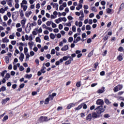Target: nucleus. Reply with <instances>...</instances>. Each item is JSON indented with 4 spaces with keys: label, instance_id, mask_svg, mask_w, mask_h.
<instances>
[{
    "label": "nucleus",
    "instance_id": "1",
    "mask_svg": "<svg viewBox=\"0 0 124 124\" xmlns=\"http://www.w3.org/2000/svg\"><path fill=\"white\" fill-rule=\"evenodd\" d=\"M94 110H96V112L99 115L100 117L101 118L102 117V113L105 112V109L103 108V106H98L97 108L94 109Z\"/></svg>",
    "mask_w": 124,
    "mask_h": 124
},
{
    "label": "nucleus",
    "instance_id": "2",
    "mask_svg": "<svg viewBox=\"0 0 124 124\" xmlns=\"http://www.w3.org/2000/svg\"><path fill=\"white\" fill-rule=\"evenodd\" d=\"M51 119H48V117L47 116H41L39 119L38 121L40 123H44V122H48L50 121Z\"/></svg>",
    "mask_w": 124,
    "mask_h": 124
},
{
    "label": "nucleus",
    "instance_id": "3",
    "mask_svg": "<svg viewBox=\"0 0 124 124\" xmlns=\"http://www.w3.org/2000/svg\"><path fill=\"white\" fill-rule=\"evenodd\" d=\"M19 16V12L18 11H16L12 13V17L13 21H16L18 18V16Z\"/></svg>",
    "mask_w": 124,
    "mask_h": 124
},
{
    "label": "nucleus",
    "instance_id": "4",
    "mask_svg": "<svg viewBox=\"0 0 124 124\" xmlns=\"http://www.w3.org/2000/svg\"><path fill=\"white\" fill-rule=\"evenodd\" d=\"M91 116H92V119H97V118H101L100 117V115H99V114H98L97 113L94 111L92 113Z\"/></svg>",
    "mask_w": 124,
    "mask_h": 124
},
{
    "label": "nucleus",
    "instance_id": "5",
    "mask_svg": "<svg viewBox=\"0 0 124 124\" xmlns=\"http://www.w3.org/2000/svg\"><path fill=\"white\" fill-rule=\"evenodd\" d=\"M96 104L97 105H100L99 106H103V104H104V101L102 99H98L96 102Z\"/></svg>",
    "mask_w": 124,
    "mask_h": 124
},
{
    "label": "nucleus",
    "instance_id": "6",
    "mask_svg": "<svg viewBox=\"0 0 124 124\" xmlns=\"http://www.w3.org/2000/svg\"><path fill=\"white\" fill-rule=\"evenodd\" d=\"M29 25H30V26H29ZM28 27V29L27 30V29H25V31L26 32V33H30V32L31 31V23L29 22L27 24V28Z\"/></svg>",
    "mask_w": 124,
    "mask_h": 124
},
{
    "label": "nucleus",
    "instance_id": "7",
    "mask_svg": "<svg viewBox=\"0 0 124 124\" xmlns=\"http://www.w3.org/2000/svg\"><path fill=\"white\" fill-rule=\"evenodd\" d=\"M76 104H74L73 103L69 104L67 106L66 109L67 110H69V109H71V108H72V107H75Z\"/></svg>",
    "mask_w": 124,
    "mask_h": 124
},
{
    "label": "nucleus",
    "instance_id": "8",
    "mask_svg": "<svg viewBox=\"0 0 124 124\" xmlns=\"http://www.w3.org/2000/svg\"><path fill=\"white\" fill-rule=\"evenodd\" d=\"M10 100V98L9 97H7L5 99H2L1 101V104L2 105H4V104H6V103L7 101H9Z\"/></svg>",
    "mask_w": 124,
    "mask_h": 124
},
{
    "label": "nucleus",
    "instance_id": "9",
    "mask_svg": "<svg viewBox=\"0 0 124 124\" xmlns=\"http://www.w3.org/2000/svg\"><path fill=\"white\" fill-rule=\"evenodd\" d=\"M69 58L70 59L65 62V65H68V64H70V63H71V61H73V58H71V56H69Z\"/></svg>",
    "mask_w": 124,
    "mask_h": 124
},
{
    "label": "nucleus",
    "instance_id": "10",
    "mask_svg": "<svg viewBox=\"0 0 124 124\" xmlns=\"http://www.w3.org/2000/svg\"><path fill=\"white\" fill-rule=\"evenodd\" d=\"M105 92V87H103L101 88V89H99L97 91V93H103Z\"/></svg>",
    "mask_w": 124,
    "mask_h": 124
},
{
    "label": "nucleus",
    "instance_id": "11",
    "mask_svg": "<svg viewBox=\"0 0 124 124\" xmlns=\"http://www.w3.org/2000/svg\"><path fill=\"white\" fill-rule=\"evenodd\" d=\"M92 119L93 117L92 116V114L91 113L89 114L86 118V121H89V122H91Z\"/></svg>",
    "mask_w": 124,
    "mask_h": 124
},
{
    "label": "nucleus",
    "instance_id": "12",
    "mask_svg": "<svg viewBox=\"0 0 124 124\" xmlns=\"http://www.w3.org/2000/svg\"><path fill=\"white\" fill-rule=\"evenodd\" d=\"M45 63H44L43 64V66L42 67V68L40 70L41 72H42V73H46V71L45 70V69H46V67H45Z\"/></svg>",
    "mask_w": 124,
    "mask_h": 124
},
{
    "label": "nucleus",
    "instance_id": "13",
    "mask_svg": "<svg viewBox=\"0 0 124 124\" xmlns=\"http://www.w3.org/2000/svg\"><path fill=\"white\" fill-rule=\"evenodd\" d=\"M69 56L67 57V56H64L62 58H61L60 60V62H63V61H67L68 60V58Z\"/></svg>",
    "mask_w": 124,
    "mask_h": 124
},
{
    "label": "nucleus",
    "instance_id": "14",
    "mask_svg": "<svg viewBox=\"0 0 124 124\" xmlns=\"http://www.w3.org/2000/svg\"><path fill=\"white\" fill-rule=\"evenodd\" d=\"M68 50V45H66L61 48V51H67Z\"/></svg>",
    "mask_w": 124,
    "mask_h": 124
},
{
    "label": "nucleus",
    "instance_id": "15",
    "mask_svg": "<svg viewBox=\"0 0 124 124\" xmlns=\"http://www.w3.org/2000/svg\"><path fill=\"white\" fill-rule=\"evenodd\" d=\"M26 19H22L21 21V24L23 29H25V25L26 24Z\"/></svg>",
    "mask_w": 124,
    "mask_h": 124
},
{
    "label": "nucleus",
    "instance_id": "16",
    "mask_svg": "<svg viewBox=\"0 0 124 124\" xmlns=\"http://www.w3.org/2000/svg\"><path fill=\"white\" fill-rule=\"evenodd\" d=\"M32 77V75L30 74V75L27 74L25 75L24 78H26V79H31Z\"/></svg>",
    "mask_w": 124,
    "mask_h": 124
},
{
    "label": "nucleus",
    "instance_id": "17",
    "mask_svg": "<svg viewBox=\"0 0 124 124\" xmlns=\"http://www.w3.org/2000/svg\"><path fill=\"white\" fill-rule=\"evenodd\" d=\"M25 58V55L23 53L20 54V57H19V59L21 62H23L24 61V59Z\"/></svg>",
    "mask_w": 124,
    "mask_h": 124
},
{
    "label": "nucleus",
    "instance_id": "18",
    "mask_svg": "<svg viewBox=\"0 0 124 124\" xmlns=\"http://www.w3.org/2000/svg\"><path fill=\"white\" fill-rule=\"evenodd\" d=\"M124 3H122L119 7V9L118 11V14L120 13V11H122V10L124 9Z\"/></svg>",
    "mask_w": 124,
    "mask_h": 124
},
{
    "label": "nucleus",
    "instance_id": "19",
    "mask_svg": "<svg viewBox=\"0 0 124 124\" xmlns=\"http://www.w3.org/2000/svg\"><path fill=\"white\" fill-rule=\"evenodd\" d=\"M117 60L119 61V62H122L124 60V58L121 54H120L118 57H117Z\"/></svg>",
    "mask_w": 124,
    "mask_h": 124
},
{
    "label": "nucleus",
    "instance_id": "20",
    "mask_svg": "<svg viewBox=\"0 0 124 124\" xmlns=\"http://www.w3.org/2000/svg\"><path fill=\"white\" fill-rule=\"evenodd\" d=\"M3 43H7L9 42V40L7 39V37H5L4 38L2 39Z\"/></svg>",
    "mask_w": 124,
    "mask_h": 124
},
{
    "label": "nucleus",
    "instance_id": "21",
    "mask_svg": "<svg viewBox=\"0 0 124 124\" xmlns=\"http://www.w3.org/2000/svg\"><path fill=\"white\" fill-rule=\"evenodd\" d=\"M82 107H83V104L79 105L77 108H75V110L76 111L80 110V109L82 108Z\"/></svg>",
    "mask_w": 124,
    "mask_h": 124
},
{
    "label": "nucleus",
    "instance_id": "22",
    "mask_svg": "<svg viewBox=\"0 0 124 124\" xmlns=\"http://www.w3.org/2000/svg\"><path fill=\"white\" fill-rule=\"evenodd\" d=\"M98 64H99V63H98V62H95L94 64H93L94 65V69H93V71H94V70H95V69H96V68H97V66H98Z\"/></svg>",
    "mask_w": 124,
    "mask_h": 124
},
{
    "label": "nucleus",
    "instance_id": "23",
    "mask_svg": "<svg viewBox=\"0 0 124 124\" xmlns=\"http://www.w3.org/2000/svg\"><path fill=\"white\" fill-rule=\"evenodd\" d=\"M7 0V2H8V5L10 6V7H12V2L11 1H12V0Z\"/></svg>",
    "mask_w": 124,
    "mask_h": 124
},
{
    "label": "nucleus",
    "instance_id": "24",
    "mask_svg": "<svg viewBox=\"0 0 124 124\" xmlns=\"http://www.w3.org/2000/svg\"><path fill=\"white\" fill-rule=\"evenodd\" d=\"M7 72V70H5L4 71H2V72L1 73V76L2 77H4V75H5V73Z\"/></svg>",
    "mask_w": 124,
    "mask_h": 124
},
{
    "label": "nucleus",
    "instance_id": "25",
    "mask_svg": "<svg viewBox=\"0 0 124 124\" xmlns=\"http://www.w3.org/2000/svg\"><path fill=\"white\" fill-rule=\"evenodd\" d=\"M105 102L106 104H107V105H109V104H111V102H110V101H109L108 99H105Z\"/></svg>",
    "mask_w": 124,
    "mask_h": 124
},
{
    "label": "nucleus",
    "instance_id": "26",
    "mask_svg": "<svg viewBox=\"0 0 124 124\" xmlns=\"http://www.w3.org/2000/svg\"><path fill=\"white\" fill-rule=\"evenodd\" d=\"M93 55V50L91 51L88 55V58H91Z\"/></svg>",
    "mask_w": 124,
    "mask_h": 124
},
{
    "label": "nucleus",
    "instance_id": "27",
    "mask_svg": "<svg viewBox=\"0 0 124 124\" xmlns=\"http://www.w3.org/2000/svg\"><path fill=\"white\" fill-rule=\"evenodd\" d=\"M117 88H118L119 91H121V90H123V85L122 84H118L117 86H116Z\"/></svg>",
    "mask_w": 124,
    "mask_h": 124
},
{
    "label": "nucleus",
    "instance_id": "28",
    "mask_svg": "<svg viewBox=\"0 0 124 124\" xmlns=\"http://www.w3.org/2000/svg\"><path fill=\"white\" fill-rule=\"evenodd\" d=\"M82 7H83V5L82 4H80L78 7H76V9L77 10H80Z\"/></svg>",
    "mask_w": 124,
    "mask_h": 124
},
{
    "label": "nucleus",
    "instance_id": "29",
    "mask_svg": "<svg viewBox=\"0 0 124 124\" xmlns=\"http://www.w3.org/2000/svg\"><path fill=\"white\" fill-rule=\"evenodd\" d=\"M119 91L120 90L117 86L113 88V91L114 93H117V92H119Z\"/></svg>",
    "mask_w": 124,
    "mask_h": 124
},
{
    "label": "nucleus",
    "instance_id": "30",
    "mask_svg": "<svg viewBox=\"0 0 124 124\" xmlns=\"http://www.w3.org/2000/svg\"><path fill=\"white\" fill-rule=\"evenodd\" d=\"M49 101H50L49 98H46L45 101V104H49Z\"/></svg>",
    "mask_w": 124,
    "mask_h": 124
},
{
    "label": "nucleus",
    "instance_id": "31",
    "mask_svg": "<svg viewBox=\"0 0 124 124\" xmlns=\"http://www.w3.org/2000/svg\"><path fill=\"white\" fill-rule=\"evenodd\" d=\"M34 44V43H33V42L32 41L28 43V45L30 46V48H31V47H32Z\"/></svg>",
    "mask_w": 124,
    "mask_h": 124
},
{
    "label": "nucleus",
    "instance_id": "32",
    "mask_svg": "<svg viewBox=\"0 0 124 124\" xmlns=\"http://www.w3.org/2000/svg\"><path fill=\"white\" fill-rule=\"evenodd\" d=\"M5 61L6 62V63H9V58H8V56H6L5 57Z\"/></svg>",
    "mask_w": 124,
    "mask_h": 124
},
{
    "label": "nucleus",
    "instance_id": "33",
    "mask_svg": "<svg viewBox=\"0 0 124 124\" xmlns=\"http://www.w3.org/2000/svg\"><path fill=\"white\" fill-rule=\"evenodd\" d=\"M55 6L56 7V10H59V4L55 3L53 5V8H54Z\"/></svg>",
    "mask_w": 124,
    "mask_h": 124
},
{
    "label": "nucleus",
    "instance_id": "34",
    "mask_svg": "<svg viewBox=\"0 0 124 124\" xmlns=\"http://www.w3.org/2000/svg\"><path fill=\"white\" fill-rule=\"evenodd\" d=\"M8 120V116L7 115L5 116L3 119H2V122H5V121H7Z\"/></svg>",
    "mask_w": 124,
    "mask_h": 124
},
{
    "label": "nucleus",
    "instance_id": "35",
    "mask_svg": "<svg viewBox=\"0 0 124 124\" xmlns=\"http://www.w3.org/2000/svg\"><path fill=\"white\" fill-rule=\"evenodd\" d=\"M51 39H54L55 36V35L53 33H51L50 35H49Z\"/></svg>",
    "mask_w": 124,
    "mask_h": 124
},
{
    "label": "nucleus",
    "instance_id": "36",
    "mask_svg": "<svg viewBox=\"0 0 124 124\" xmlns=\"http://www.w3.org/2000/svg\"><path fill=\"white\" fill-rule=\"evenodd\" d=\"M36 42H39L40 43V42H41V39H40V38L39 37H37L36 38Z\"/></svg>",
    "mask_w": 124,
    "mask_h": 124
},
{
    "label": "nucleus",
    "instance_id": "37",
    "mask_svg": "<svg viewBox=\"0 0 124 124\" xmlns=\"http://www.w3.org/2000/svg\"><path fill=\"white\" fill-rule=\"evenodd\" d=\"M0 90L1 92H5V91H6V87H5V86H2Z\"/></svg>",
    "mask_w": 124,
    "mask_h": 124
},
{
    "label": "nucleus",
    "instance_id": "38",
    "mask_svg": "<svg viewBox=\"0 0 124 124\" xmlns=\"http://www.w3.org/2000/svg\"><path fill=\"white\" fill-rule=\"evenodd\" d=\"M10 77H11L10 74L9 73H7L5 75V78H6V79H9Z\"/></svg>",
    "mask_w": 124,
    "mask_h": 124
},
{
    "label": "nucleus",
    "instance_id": "39",
    "mask_svg": "<svg viewBox=\"0 0 124 124\" xmlns=\"http://www.w3.org/2000/svg\"><path fill=\"white\" fill-rule=\"evenodd\" d=\"M19 14L20 16V17H23L24 16V12L23 11V10H19Z\"/></svg>",
    "mask_w": 124,
    "mask_h": 124
},
{
    "label": "nucleus",
    "instance_id": "40",
    "mask_svg": "<svg viewBox=\"0 0 124 124\" xmlns=\"http://www.w3.org/2000/svg\"><path fill=\"white\" fill-rule=\"evenodd\" d=\"M31 11H30L28 12V13H25V16L26 17H29V16H30V15H31Z\"/></svg>",
    "mask_w": 124,
    "mask_h": 124
},
{
    "label": "nucleus",
    "instance_id": "41",
    "mask_svg": "<svg viewBox=\"0 0 124 124\" xmlns=\"http://www.w3.org/2000/svg\"><path fill=\"white\" fill-rule=\"evenodd\" d=\"M86 29L87 31H91V26L90 25H86Z\"/></svg>",
    "mask_w": 124,
    "mask_h": 124
},
{
    "label": "nucleus",
    "instance_id": "42",
    "mask_svg": "<svg viewBox=\"0 0 124 124\" xmlns=\"http://www.w3.org/2000/svg\"><path fill=\"white\" fill-rule=\"evenodd\" d=\"M24 54H25V55H26V54H27V53H28V51H29V49H28V47H25L24 48Z\"/></svg>",
    "mask_w": 124,
    "mask_h": 124
},
{
    "label": "nucleus",
    "instance_id": "43",
    "mask_svg": "<svg viewBox=\"0 0 124 124\" xmlns=\"http://www.w3.org/2000/svg\"><path fill=\"white\" fill-rule=\"evenodd\" d=\"M76 86L78 87V88H80L81 87V82H78L76 84Z\"/></svg>",
    "mask_w": 124,
    "mask_h": 124
},
{
    "label": "nucleus",
    "instance_id": "44",
    "mask_svg": "<svg viewBox=\"0 0 124 124\" xmlns=\"http://www.w3.org/2000/svg\"><path fill=\"white\" fill-rule=\"evenodd\" d=\"M108 38H109V36L108 35H105L104 38V41H106L107 40H108Z\"/></svg>",
    "mask_w": 124,
    "mask_h": 124
},
{
    "label": "nucleus",
    "instance_id": "45",
    "mask_svg": "<svg viewBox=\"0 0 124 124\" xmlns=\"http://www.w3.org/2000/svg\"><path fill=\"white\" fill-rule=\"evenodd\" d=\"M119 52H123L124 51V47L122 46H120L118 48Z\"/></svg>",
    "mask_w": 124,
    "mask_h": 124
},
{
    "label": "nucleus",
    "instance_id": "46",
    "mask_svg": "<svg viewBox=\"0 0 124 124\" xmlns=\"http://www.w3.org/2000/svg\"><path fill=\"white\" fill-rule=\"evenodd\" d=\"M5 12V11L4 10V9L3 8H1L0 9V13H2V14H3Z\"/></svg>",
    "mask_w": 124,
    "mask_h": 124
},
{
    "label": "nucleus",
    "instance_id": "47",
    "mask_svg": "<svg viewBox=\"0 0 124 124\" xmlns=\"http://www.w3.org/2000/svg\"><path fill=\"white\" fill-rule=\"evenodd\" d=\"M55 53H56V50H55V49H52L51 51L50 54L51 55H55Z\"/></svg>",
    "mask_w": 124,
    "mask_h": 124
},
{
    "label": "nucleus",
    "instance_id": "48",
    "mask_svg": "<svg viewBox=\"0 0 124 124\" xmlns=\"http://www.w3.org/2000/svg\"><path fill=\"white\" fill-rule=\"evenodd\" d=\"M20 71H24L25 70V68L23 67V66H20V67L19 68Z\"/></svg>",
    "mask_w": 124,
    "mask_h": 124
},
{
    "label": "nucleus",
    "instance_id": "49",
    "mask_svg": "<svg viewBox=\"0 0 124 124\" xmlns=\"http://www.w3.org/2000/svg\"><path fill=\"white\" fill-rule=\"evenodd\" d=\"M100 75L101 76H104L105 75V71H102L100 73Z\"/></svg>",
    "mask_w": 124,
    "mask_h": 124
},
{
    "label": "nucleus",
    "instance_id": "50",
    "mask_svg": "<svg viewBox=\"0 0 124 124\" xmlns=\"http://www.w3.org/2000/svg\"><path fill=\"white\" fill-rule=\"evenodd\" d=\"M72 30L74 32H75L76 31V27L75 26H73Z\"/></svg>",
    "mask_w": 124,
    "mask_h": 124
},
{
    "label": "nucleus",
    "instance_id": "51",
    "mask_svg": "<svg viewBox=\"0 0 124 124\" xmlns=\"http://www.w3.org/2000/svg\"><path fill=\"white\" fill-rule=\"evenodd\" d=\"M15 7L16 9H18V8H19V7H20V5L19 4V3H16L15 5Z\"/></svg>",
    "mask_w": 124,
    "mask_h": 124
},
{
    "label": "nucleus",
    "instance_id": "52",
    "mask_svg": "<svg viewBox=\"0 0 124 124\" xmlns=\"http://www.w3.org/2000/svg\"><path fill=\"white\" fill-rule=\"evenodd\" d=\"M51 23H52V21H47L46 23V25L48 26V27H50V26H51Z\"/></svg>",
    "mask_w": 124,
    "mask_h": 124
},
{
    "label": "nucleus",
    "instance_id": "53",
    "mask_svg": "<svg viewBox=\"0 0 124 124\" xmlns=\"http://www.w3.org/2000/svg\"><path fill=\"white\" fill-rule=\"evenodd\" d=\"M107 55V50L104 51V52L102 53V56L105 57Z\"/></svg>",
    "mask_w": 124,
    "mask_h": 124
},
{
    "label": "nucleus",
    "instance_id": "54",
    "mask_svg": "<svg viewBox=\"0 0 124 124\" xmlns=\"http://www.w3.org/2000/svg\"><path fill=\"white\" fill-rule=\"evenodd\" d=\"M37 23H38V25L39 26H40V25H41V24H42V21H41V19H38Z\"/></svg>",
    "mask_w": 124,
    "mask_h": 124
},
{
    "label": "nucleus",
    "instance_id": "55",
    "mask_svg": "<svg viewBox=\"0 0 124 124\" xmlns=\"http://www.w3.org/2000/svg\"><path fill=\"white\" fill-rule=\"evenodd\" d=\"M11 22H12V20H11V19H9V20L7 21L8 26H10L11 24Z\"/></svg>",
    "mask_w": 124,
    "mask_h": 124
},
{
    "label": "nucleus",
    "instance_id": "56",
    "mask_svg": "<svg viewBox=\"0 0 124 124\" xmlns=\"http://www.w3.org/2000/svg\"><path fill=\"white\" fill-rule=\"evenodd\" d=\"M47 98H49L50 100H53V99H54V97L51 95H49L48 96V97H47Z\"/></svg>",
    "mask_w": 124,
    "mask_h": 124
},
{
    "label": "nucleus",
    "instance_id": "57",
    "mask_svg": "<svg viewBox=\"0 0 124 124\" xmlns=\"http://www.w3.org/2000/svg\"><path fill=\"white\" fill-rule=\"evenodd\" d=\"M68 41L70 43L72 42V41H73V37H70L68 39Z\"/></svg>",
    "mask_w": 124,
    "mask_h": 124
},
{
    "label": "nucleus",
    "instance_id": "58",
    "mask_svg": "<svg viewBox=\"0 0 124 124\" xmlns=\"http://www.w3.org/2000/svg\"><path fill=\"white\" fill-rule=\"evenodd\" d=\"M63 28V26H62V24H60L59 25V30H62Z\"/></svg>",
    "mask_w": 124,
    "mask_h": 124
},
{
    "label": "nucleus",
    "instance_id": "59",
    "mask_svg": "<svg viewBox=\"0 0 124 124\" xmlns=\"http://www.w3.org/2000/svg\"><path fill=\"white\" fill-rule=\"evenodd\" d=\"M112 12V10L110 8H108L107 9V13H111Z\"/></svg>",
    "mask_w": 124,
    "mask_h": 124
},
{
    "label": "nucleus",
    "instance_id": "60",
    "mask_svg": "<svg viewBox=\"0 0 124 124\" xmlns=\"http://www.w3.org/2000/svg\"><path fill=\"white\" fill-rule=\"evenodd\" d=\"M44 40H48L49 39V36L48 35H45L44 37Z\"/></svg>",
    "mask_w": 124,
    "mask_h": 124
},
{
    "label": "nucleus",
    "instance_id": "61",
    "mask_svg": "<svg viewBox=\"0 0 124 124\" xmlns=\"http://www.w3.org/2000/svg\"><path fill=\"white\" fill-rule=\"evenodd\" d=\"M52 28H57V24L54 23V22H52Z\"/></svg>",
    "mask_w": 124,
    "mask_h": 124
},
{
    "label": "nucleus",
    "instance_id": "62",
    "mask_svg": "<svg viewBox=\"0 0 124 124\" xmlns=\"http://www.w3.org/2000/svg\"><path fill=\"white\" fill-rule=\"evenodd\" d=\"M104 118H110V115H109V114H106L104 115Z\"/></svg>",
    "mask_w": 124,
    "mask_h": 124
},
{
    "label": "nucleus",
    "instance_id": "63",
    "mask_svg": "<svg viewBox=\"0 0 124 124\" xmlns=\"http://www.w3.org/2000/svg\"><path fill=\"white\" fill-rule=\"evenodd\" d=\"M4 21H7L8 19V17L6 16V15L4 16H3Z\"/></svg>",
    "mask_w": 124,
    "mask_h": 124
},
{
    "label": "nucleus",
    "instance_id": "64",
    "mask_svg": "<svg viewBox=\"0 0 124 124\" xmlns=\"http://www.w3.org/2000/svg\"><path fill=\"white\" fill-rule=\"evenodd\" d=\"M91 42H92V39L91 38H89L87 39V43H91Z\"/></svg>",
    "mask_w": 124,
    "mask_h": 124
}]
</instances>
